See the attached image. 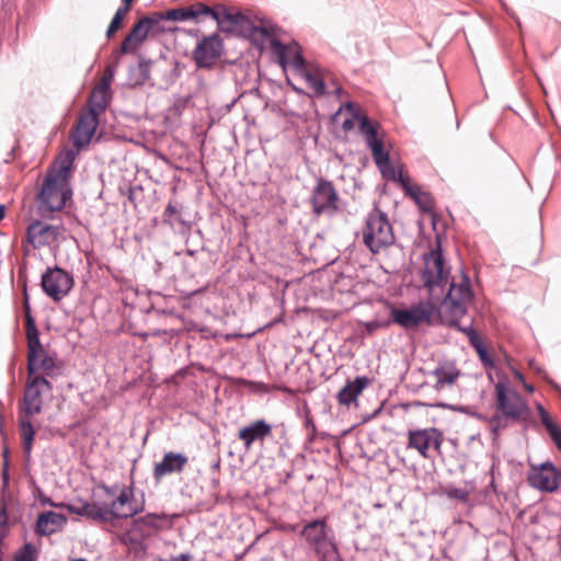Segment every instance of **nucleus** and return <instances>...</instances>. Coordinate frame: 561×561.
<instances>
[{
  "label": "nucleus",
  "mask_w": 561,
  "mask_h": 561,
  "mask_svg": "<svg viewBox=\"0 0 561 561\" xmlns=\"http://www.w3.org/2000/svg\"><path fill=\"white\" fill-rule=\"evenodd\" d=\"M70 152L67 159L61 161L56 174H48L42 185L38 194V209L45 213H53L65 207L67 199L71 197V192L67 190L66 179L72 165Z\"/></svg>",
  "instance_id": "nucleus-3"
},
{
  "label": "nucleus",
  "mask_w": 561,
  "mask_h": 561,
  "mask_svg": "<svg viewBox=\"0 0 561 561\" xmlns=\"http://www.w3.org/2000/svg\"><path fill=\"white\" fill-rule=\"evenodd\" d=\"M445 493L449 499H455L462 502L467 501L469 495L466 490L460 488H448Z\"/></svg>",
  "instance_id": "nucleus-38"
},
{
  "label": "nucleus",
  "mask_w": 561,
  "mask_h": 561,
  "mask_svg": "<svg viewBox=\"0 0 561 561\" xmlns=\"http://www.w3.org/2000/svg\"><path fill=\"white\" fill-rule=\"evenodd\" d=\"M144 511V503H137L131 488H123L119 494L108 505L105 503L107 523L115 519H127Z\"/></svg>",
  "instance_id": "nucleus-10"
},
{
  "label": "nucleus",
  "mask_w": 561,
  "mask_h": 561,
  "mask_svg": "<svg viewBox=\"0 0 561 561\" xmlns=\"http://www.w3.org/2000/svg\"><path fill=\"white\" fill-rule=\"evenodd\" d=\"M129 12V10L126 7H119L117 11L115 12V15L124 20L125 15Z\"/></svg>",
  "instance_id": "nucleus-53"
},
{
  "label": "nucleus",
  "mask_w": 561,
  "mask_h": 561,
  "mask_svg": "<svg viewBox=\"0 0 561 561\" xmlns=\"http://www.w3.org/2000/svg\"><path fill=\"white\" fill-rule=\"evenodd\" d=\"M391 176L394 181L400 183L405 193L411 197H416L415 186H412L409 182V178L404 175L402 170H396L393 165L388 168L387 175Z\"/></svg>",
  "instance_id": "nucleus-31"
},
{
  "label": "nucleus",
  "mask_w": 561,
  "mask_h": 561,
  "mask_svg": "<svg viewBox=\"0 0 561 561\" xmlns=\"http://www.w3.org/2000/svg\"><path fill=\"white\" fill-rule=\"evenodd\" d=\"M4 216H5V206L0 205V221L4 218Z\"/></svg>",
  "instance_id": "nucleus-59"
},
{
  "label": "nucleus",
  "mask_w": 561,
  "mask_h": 561,
  "mask_svg": "<svg viewBox=\"0 0 561 561\" xmlns=\"http://www.w3.org/2000/svg\"><path fill=\"white\" fill-rule=\"evenodd\" d=\"M514 376H515L518 380H520L522 382H524V376H523V374H522L520 371H518V370H514Z\"/></svg>",
  "instance_id": "nucleus-58"
},
{
  "label": "nucleus",
  "mask_w": 561,
  "mask_h": 561,
  "mask_svg": "<svg viewBox=\"0 0 561 561\" xmlns=\"http://www.w3.org/2000/svg\"><path fill=\"white\" fill-rule=\"evenodd\" d=\"M163 20V13H154L152 15H146L141 18L131 28L129 34L136 43H142L148 33Z\"/></svg>",
  "instance_id": "nucleus-26"
},
{
  "label": "nucleus",
  "mask_w": 561,
  "mask_h": 561,
  "mask_svg": "<svg viewBox=\"0 0 561 561\" xmlns=\"http://www.w3.org/2000/svg\"><path fill=\"white\" fill-rule=\"evenodd\" d=\"M7 519H8V516H7L5 505L1 504L0 505V546L2 545V541H3L4 536H5V534L2 531V528L5 527Z\"/></svg>",
  "instance_id": "nucleus-45"
},
{
  "label": "nucleus",
  "mask_w": 561,
  "mask_h": 561,
  "mask_svg": "<svg viewBox=\"0 0 561 561\" xmlns=\"http://www.w3.org/2000/svg\"><path fill=\"white\" fill-rule=\"evenodd\" d=\"M528 476L529 484L540 491L552 493L560 485V472L550 461L541 463L538 468L533 467Z\"/></svg>",
  "instance_id": "nucleus-16"
},
{
  "label": "nucleus",
  "mask_w": 561,
  "mask_h": 561,
  "mask_svg": "<svg viewBox=\"0 0 561 561\" xmlns=\"http://www.w3.org/2000/svg\"><path fill=\"white\" fill-rule=\"evenodd\" d=\"M33 415H24L19 411V431L22 439L23 450L30 455L33 449L34 437L36 434L35 427L32 423Z\"/></svg>",
  "instance_id": "nucleus-27"
},
{
  "label": "nucleus",
  "mask_w": 561,
  "mask_h": 561,
  "mask_svg": "<svg viewBox=\"0 0 561 561\" xmlns=\"http://www.w3.org/2000/svg\"><path fill=\"white\" fill-rule=\"evenodd\" d=\"M113 72H110L108 78L104 77L102 82L98 84L91 92L88 101V111L101 115L105 112L111 101V80Z\"/></svg>",
  "instance_id": "nucleus-20"
},
{
  "label": "nucleus",
  "mask_w": 561,
  "mask_h": 561,
  "mask_svg": "<svg viewBox=\"0 0 561 561\" xmlns=\"http://www.w3.org/2000/svg\"><path fill=\"white\" fill-rule=\"evenodd\" d=\"M416 197H412L422 208L428 209L431 196L428 193L422 192L417 186H415Z\"/></svg>",
  "instance_id": "nucleus-39"
},
{
  "label": "nucleus",
  "mask_w": 561,
  "mask_h": 561,
  "mask_svg": "<svg viewBox=\"0 0 561 561\" xmlns=\"http://www.w3.org/2000/svg\"><path fill=\"white\" fill-rule=\"evenodd\" d=\"M62 230L61 226L35 220L27 227L26 239L33 249H41L57 242Z\"/></svg>",
  "instance_id": "nucleus-15"
},
{
  "label": "nucleus",
  "mask_w": 561,
  "mask_h": 561,
  "mask_svg": "<svg viewBox=\"0 0 561 561\" xmlns=\"http://www.w3.org/2000/svg\"><path fill=\"white\" fill-rule=\"evenodd\" d=\"M354 127V123L352 119L347 118L343 122L342 124V128L347 131V130H351L352 128Z\"/></svg>",
  "instance_id": "nucleus-55"
},
{
  "label": "nucleus",
  "mask_w": 561,
  "mask_h": 561,
  "mask_svg": "<svg viewBox=\"0 0 561 561\" xmlns=\"http://www.w3.org/2000/svg\"><path fill=\"white\" fill-rule=\"evenodd\" d=\"M547 431L551 437V439L557 445L558 449L561 450V431L560 428L553 424L551 427H547Z\"/></svg>",
  "instance_id": "nucleus-43"
},
{
  "label": "nucleus",
  "mask_w": 561,
  "mask_h": 561,
  "mask_svg": "<svg viewBox=\"0 0 561 561\" xmlns=\"http://www.w3.org/2000/svg\"><path fill=\"white\" fill-rule=\"evenodd\" d=\"M537 409H538V412H539V415H540V420L542 422V424L545 425V427H551V425H553V421L551 420L549 413L543 409V407L541 404H538L537 405Z\"/></svg>",
  "instance_id": "nucleus-46"
},
{
  "label": "nucleus",
  "mask_w": 561,
  "mask_h": 561,
  "mask_svg": "<svg viewBox=\"0 0 561 561\" xmlns=\"http://www.w3.org/2000/svg\"><path fill=\"white\" fill-rule=\"evenodd\" d=\"M508 421L511 417H506L504 414H494L489 420V426L494 436L500 435V433L508 426Z\"/></svg>",
  "instance_id": "nucleus-34"
},
{
  "label": "nucleus",
  "mask_w": 561,
  "mask_h": 561,
  "mask_svg": "<svg viewBox=\"0 0 561 561\" xmlns=\"http://www.w3.org/2000/svg\"><path fill=\"white\" fill-rule=\"evenodd\" d=\"M363 242L371 253H378L394 242L392 226L386 213L375 208L367 215L363 228Z\"/></svg>",
  "instance_id": "nucleus-4"
},
{
  "label": "nucleus",
  "mask_w": 561,
  "mask_h": 561,
  "mask_svg": "<svg viewBox=\"0 0 561 561\" xmlns=\"http://www.w3.org/2000/svg\"><path fill=\"white\" fill-rule=\"evenodd\" d=\"M163 517H164V515H159V514L152 513V514H147L146 516L140 517L139 519L136 520V523H142L150 527H156L157 520L162 519Z\"/></svg>",
  "instance_id": "nucleus-40"
},
{
  "label": "nucleus",
  "mask_w": 561,
  "mask_h": 561,
  "mask_svg": "<svg viewBox=\"0 0 561 561\" xmlns=\"http://www.w3.org/2000/svg\"><path fill=\"white\" fill-rule=\"evenodd\" d=\"M133 42H135V39L131 37L130 34H128L122 42V45L118 50L119 54H129L135 51L136 47H133Z\"/></svg>",
  "instance_id": "nucleus-42"
},
{
  "label": "nucleus",
  "mask_w": 561,
  "mask_h": 561,
  "mask_svg": "<svg viewBox=\"0 0 561 561\" xmlns=\"http://www.w3.org/2000/svg\"><path fill=\"white\" fill-rule=\"evenodd\" d=\"M53 390L51 382L45 376H27L22 402L21 414L36 415L43 411V397Z\"/></svg>",
  "instance_id": "nucleus-6"
},
{
  "label": "nucleus",
  "mask_w": 561,
  "mask_h": 561,
  "mask_svg": "<svg viewBox=\"0 0 561 561\" xmlns=\"http://www.w3.org/2000/svg\"><path fill=\"white\" fill-rule=\"evenodd\" d=\"M432 375L436 377V383L434 388L436 390H443L457 381L460 376V370L454 363L444 362L436 366V368L432 371Z\"/></svg>",
  "instance_id": "nucleus-25"
},
{
  "label": "nucleus",
  "mask_w": 561,
  "mask_h": 561,
  "mask_svg": "<svg viewBox=\"0 0 561 561\" xmlns=\"http://www.w3.org/2000/svg\"><path fill=\"white\" fill-rule=\"evenodd\" d=\"M164 19L180 22L193 20L195 19L194 7L171 9L163 14V20Z\"/></svg>",
  "instance_id": "nucleus-33"
},
{
  "label": "nucleus",
  "mask_w": 561,
  "mask_h": 561,
  "mask_svg": "<svg viewBox=\"0 0 561 561\" xmlns=\"http://www.w3.org/2000/svg\"><path fill=\"white\" fill-rule=\"evenodd\" d=\"M99 117L100 115L89 111L82 113L79 116L75 133L72 135L73 145L78 149L83 148L91 141V138L94 135L96 127L99 125Z\"/></svg>",
  "instance_id": "nucleus-17"
},
{
  "label": "nucleus",
  "mask_w": 561,
  "mask_h": 561,
  "mask_svg": "<svg viewBox=\"0 0 561 561\" xmlns=\"http://www.w3.org/2000/svg\"><path fill=\"white\" fill-rule=\"evenodd\" d=\"M330 528L325 519H314L307 523L300 531L308 545L321 561H337L340 559L334 539L329 535Z\"/></svg>",
  "instance_id": "nucleus-5"
},
{
  "label": "nucleus",
  "mask_w": 561,
  "mask_h": 561,
  "mask_svg": "<svg viewBox=\"0 0 561 561\" xmlns=\"http://www.w3.org/2000/svg\"><path fill=\"white\" fill-rule=\"evenodd\" d=\"M260 32H261V33H263V34H265V30H264V28H262V27L260 28Z\"/></svg>",
  "instance_id": "nucleus-63"
},
{
  "label": "nucleus",
  "mask_w": 561,
  "mask_h": 561,
  "mask_svg": "<svg viewBox=\"0 0 561 561\" xmlns=\"http://www.w3.org/2000/svg\"><path fill=\"white\" fill-rule=\"evenodd\" d=\"M39 551L32 542H25L13 554V561H37Z\"/></svg>",
  "instance_id": "nucleus-32"
},
{
  "label": "nucleus",
  "mask_w": 561,
  "mask_h": 561,
  "mask_svg": "<svg viewBox=\"0 0 561 561\" xmlns=\"http://www.w3.org/2000/svg\"><path fill=\"white\" fill-rule=\"evenodd\" d=\"M304 424H305L306 430L308 431V437H307L308 442L311 443L316 439L317 426L312 420L310 410L307 407V404L305 405V409H304Z\"/></svg>",
  "instance_id": "nucleus-35"
},
{
  "label": "nucleus",
  "mask_w": 561,
  "mask_h": 561,
  "mask_svg": "<svg viewBox=\"0 0 561 561\" xmlns=\"http://www.w3.org/2000/svg\"><path fill=\"white\" fill-rule=\"evenodd\" d=\"M192 559L191 554L188 553H181L179 556L172 557L169 560L160 559L159 561H190Z\"/></svg>",
  "instance_id": "nucleus-51"
},
{
  "label": "nucleus",
  "mask_w": 561,
  "mask_h": 561,
  "mask_svg": "<svg viewBox=\"0 0 561 561\" xmlns=\"http://www.w3.org/2000/svg\"><path fill=\"white\" fill-rule=\"evenodd\" d=\"M195 12V19L199 15H210L215 21L217 20V4L209 7L205 3L198 2L193 5Z\"/></svg>",
  "instance_id": "nucleus-37"
},
{
  "label": "nucleus",
  "mask_w": 561,
  "mask_h": 561,
  "mask_svg": "<svg viewBox=\"0 0 561 561\" xmlns=\"http://www.w3.org/2000/svg\"><path fill=\"white\" fill-rule=\"evenodd\" d=\"M371 150V156L377 164V167L380 169L383 175H387L388 168L391 167L389 153L383 148L382 140L379 142H374L368 146Z\"/></svg>",
  "instance_id": "nucleus-29"
},
{
  "label": "nucleus",
  "mask_w": 561,
  "mask_h": 561,
  "mask_svg": "<svg viewBox=\"0 0 561 561\" xmlns=\"http://www.w3.org/2000/svg\"><path fill=\"white\" fill-rule=\"evenodd\" d=\"M423 280L432 298L439 299V294H436V290L439 289L443 293L445 288H448L443 305L448 308L455 319L453 324H456L457 319L467 312V304L471 301L473 293L470 278L465 273H462L459 284L449 282V268L445 266L439 244L424 254Z\"/></svg>",
  "instance_id": "nucleus-1"
},
{
  "label": "nucleus",
  "mask_w": 561,
  "mask_h": 561,
  "mask_svg": "<svg viewBox=\"0 0 561 561\" xmlns=\"http://www.w3.org/2000/svg\"><path fill=\"white\" fill-rule=\"evenodd\" d=\"M458 329L461 332H463L468 336L469 340H470V336H473L472 332H477L471 325L465 327V328L458 327Z\"/></svg>",
  "instance_id": "nucleus-54"
},
{
  "label": "nucleus",
  "mask_w": 561,
  "mask_h": 561,
  "mask_svg": "<svg viewBox=\"0 0 561 561\" xmlns=\"http://www.w3.org/2000/svg\"><path fill=\"white\" fill-rule=\"evenodd\" d=\"M44 293L55 301L61 300L73 286L72 277L60 267L47 268L41 280Z\"/></svg>",
  "instance_id": "nucleus-11"
},
{
  "label": "nucleus",
  "mask_w": 561,
  "mask_h": 561,
  "mask_svg": "<svg viewBox=\"0 0 561 561\" xmlns=\"http://www.w3.org/2000/svg\"><path fill=\"white\" fill-rule=\"evenodd\" d=\"M195 12V19L199 15H210L215 21L217 20V4L209 7L205 3L198 2L193 5Z\"/></svg>",
  "instance_id": "nucleus-36"
},
{
  "label": "nucleus",
  "mask_w": 561,
  "mask_h": 561,
  "mask_svg": "<svg viewBox=\"0 0 561 561\" xmlns=\"http://www.w3.org/2000/svg\"><path fill=\"white\" fill-rule=\"evenodd\" d=\"M272 426L264 420H256L242 427L238 433V438L243 443L245 449H250L254 442H263L271 436Z\"/></svg>",
  "instance_id": "nucleus-21"
},
{
  "label": "nucleus",
  "mask_w": 561,
  "mask_h": 561,
  "mask_svg": "<svg viewBox=\"0 0 561 561\" xmlns=\"http://www.w3.org/2000/svg\"><path fill=\"white\" fill-rule=\"evenodd\" d=\"M139 72L142 77V81H146L149 79L150 76V61L148 60H140L139 62Z\"/></svg>",
  "instance_id": "nucleus-47"
},
{
  "label": "nucleus",
  "mask_w": 561,
  "mask_h": 561,
  "mask_svg": "<svg viewBox=\"0 0 561 561\" xmlns=\"http://www.w3.org/2000/svg\"><path fill=\"white\" fill-rule=\"evenodd\" d=\"M195 253H196V251H195V250H187V251H186V254H187V255H190V256H194V255H195Z\"/></svg>",
  "instance_id": "nucleus-61"
},
{
  "label": "nucleus",
  "mask_w": 561,
  "mask_h": 561,
  "mask_svg": "<svg viewBox=\"0 0 561 561\" xmlns=\"http://www.w3.org/2000/svg\"><path fill=\"white\" fill-rule=\"evenodd\" d=\"M496 409L513 422L526 420L529 415V408L520 394L510 389L504 382L495 385Z\"/></svg>",
  "instance_id": "nucleus-7"
},
{
  "label": "nucleus",
  "mask_w": 561,
  "mask_h": 561,
  "mask_svg": "<svg viewBox=\"0 0 561 561\" xmlns=\"http://www.w3.org/2000/svg\"><path fill=\"white\" fill-rule=\"evenodd\" d=\"M473 336H470V345L476 350L479 358L485 367H492L494 365L484 343L477 332H472Z\"/></svg>",
  "instance_id": "nucleus-30"
},
{
  "label": "nucleus",
  "mask_w": 561,
  "mask_h": 561,
  "mask_svg": "<svg viewBox=\"0 0 561 561\" xmlns=\"http://www.w3.org/2000/svg\"><path fill=\"white\" fill-rule=\"evenodd\" d=\"M67 524V517L64 514L53 511L41 513L36 519L35 533L38 536L46 537L61 530Z\"/></svg>",
  "instance_id": "nucleus-22"
},
{
  "label": "nucleus",
  "mask_w": 561,
  "mask_h": 561,
  "mask_svg": "<svg viewBox=\"0 0 561 561\" xmlns=\"http://www.w3.org/2000/svg\"><path fill=\"white\" fill-rule=\"evenodd\" d=\"M524 387L525 389L528 391V392H533L534 391V387L531 385H528V383H525L524 382Z\"/></svg>",
  "instance_id": "nucleus-60"
},
{
  "label": "nucleus",
  "mask_w": 561,
  "mask_h": 561,
  "mask_svg": "<svg viewBox=\"0 0 561 561\" xmlns=\"http://www.w3.org/2000/svg\"><path fill=\"white\" fill-rule=\"evenodd\" d=\"M346 107L348 110H354L356 107V105L354 103H347Z\"/></svg>",
  "instance_id": "nucleus-62"
},
{
  "label": "nucleus",
  "mask_w": 561,
  "mask_h": 561,
  "mask_svg": "<svg viewBox=\"0 0 561 561\" xmlns=\"http://www.w3.org/2000/svg\"><path fill=\"white\" fill-rule=\"evenodd\" d=\"M217 24L222 32H231L234 27H244L250 23L249 18L234 8H228L222 3H217Z\"/></svg>",
  "instance_id": "nucleus-19"
},
{
  "label": "nucleus",
  "mask_w": 561,
  "mask_h": 561,
  "mask_svg": "<svg viewBox=\"0 0 561 561\" xmlns=\"http://www.w3.org/2000/svg\"><path fill=\"white\" fill-rule=\"evenodd\" d=\"M123 21L124 20H122L121 18H118L114 14V16L107 27V31H106L107 38H111L121 28Z\"/></svg>",
  "instance_id": "nucleus-41"
},
{
  "label": "nucleus",
  "mask_w": 561,
  "mask_h": 561,
  "mask_svg": "<svg viewBox=\"0 0 561 561\" xmlns=\"http://www.w3.org/2000/svg\"><path fill=\"white\" fill-rule=\"evenodd\" d=\"M25 329L27 339V376H45L56 378L61 374V363L56 354L44 350L34 318L27 310L25 313Z\"/></svg>",
  "instance_id": "nucleus-2"
},
{
  "label": "nucleus",
  "mask_w": 561,
  "mask_h": 561,
  "mask_svg": "<svg viewBox=\"0 0 561 561\" xmlns=\"http://www.w3.org/2000/svg\"><path fill=\"white\" fill-rule=\"evenodd\" d=\"M224 45L218 34L203 37L193 50V59L199 69H211L222 54Z\"/></svg>",
  "instance_id": "nucleus-12"
},
{
  "label": "nucleus",
  "mask_w": 561,
  "mask_h": 561,
  "mask_svg": "<svg viewBox=\"0 0 561 561\" xmlns=\"http://www.w3.org/2000/svg\"><path fill=\"white\" fill-rule=\"evenodd\" d=\"M65 507L71 514L85 517L95 523H107L105 514V503L100 502H84L81 505L67 504Z\"/></svg>",
  "instance_id": "nucleus-24"
},
{
  "label": "nucleus",
  "mask_w": 561,
  "mask_h": 561,
  "mask_svg": "<svg viewBox=\"0 0 561 561\" xmlns=\"http://www.w3.org/2000/svg\"><path fill=\"white\" fill-rule=\"evenodd\" d=\"M547 431L551 437V439L557 445L558 449L561 450V431L560 428L553 424L551 427H547Z\"/></svg>",
  "instance_id": "nucleus-44"
},
{
  "label": "nucleus",
  "mask_w": 561,
  "mask_h": 561,
  "mask_svg": "<svg viewBox=\"0 0 561 561\" xmlns=\"http://www.w3.org/2000/svg\"><path fill=\"white\" fill-rule=\"evenodd\" d=\"M389 325V322H380V321H377V320H373V321H368L366 323V330L368 333H373L375 332L376 330L382 328V327H388Z\"/></svg>",
  "instance_id": "nucleus-48"
},
{
  "label": "nucleus",
  "mask_w": 561,
  "mask_h": 561,
  "mask_svg": "<svg viewBox=\"0 0 561 561\" xmlns=\"http://www.w3.org/2000/svg\"><path fill=\"white\" fill-rule=\"evenodd\" d=\"M436 307L431 301H421L407 309L392 308V321L405 330L414 329L422 323H431Z\"/></svg>",
  "instance_id": "nucleus-9"
},
{
  "label": "nucleus",
  "mask_w": 561,
  "mask_h": 561,
  "mask_svg": "<svg viewBox=\"0 0 561 561\" xmlns=\"http://www.w3.org/2000/svg\"><path fill=\"white\" fill-rule=\"evenodd\" d=\"M42 504L43 505H49V506H54V507H65V503H55L51 499H48V497H45L42 500Z\"/></svg>",
  "instance_id": "nucleus-52"
},
{
  "label": "nucleus",
  "mask_w": 561,
  "mask_h": 561,
  "mask_svg": "<svg viewBox=\"0 0 561 561\" xmlns=\"http://www.w3.org/2000/svg\"><path fill=\"white\" fill-rule=\"evenodd\" d=\"M188 462V458L181 453H165L162 460L153 468V479L159 482L164 476L181 473Z\"/></svg>",
  "instance_id": "nucleus-18"
},
{
  "label": "nucleus",
  "mask_w": 561,
  "mask_h": 561,
  "mask_svg": "<svg viewBox=\"0 0 561 561\" xmlns=\"http://www.w3.org/2000/svg\"><path fill=\"white\" fill-rule=\"evenodd\" d=\"M355 117L359 119V131L365 137L367 146L381 141L378 137V123H374L367 116H362L359 114H356Z\"/></svg>",
  "instance_id": "nucleus-28"
},
{
  "label": "nucleus",
  "mask_w": 561,
  "mask_h": 561,
  "mask_svg": "<svg viewBox=\"0 0 561 561\" xmlns=\"http://www.w3.org/2000/svg\"><path fill=\"white\" fill-rule=\"evenodd\" d=\"M369 385V379L366 376L356 377L353 381H347L346 385L337 392L336 400L341 405L350 407L351 404L357 405V398L363 390Z\"/></svg>",
  "instance_id": "nucleus-23"
},
{
  "label": "nucleus",
  "mask_w": 561,
  "mask_h": 561,
  "mask_svg": "<svg viewBox=\"0 0 561 561\" xmlns=\"http://www.w3.org/2000/svg\"><path fill=\"white\" fill-rule=\"evenodd\" d=\"M337 193L332 182L320 179L313 190L311 203L317 215H332L337 210Z\"/></svg>",
  "instance_id": "nucleus-14"
},
{
  "label": "nucleus",
  "mask_w": 561,
  "mask_h": 561,
  "mask_svg": "<svg viewBox=\"0 0 561 561\" xmlns=\"http://www.w3.org/2000/svg\"><path fill=\"white\" fill-rule=\"evenodd\" d=\"M178 213L179 209L173 204L169 203L163 213L164 221H167L169 218H171L173 215Z\"/></svg>",
  "instance_id": "nucleus-50"
},
{
  "label": "nucleus",
  "mask_w": 561,
  "mask_h": 561,
  "mask_svg": "<svg viewBox=\"0 0 561 561\" xmlns=\"http://www.w3.org/2000/svg\"><path fill=\"white\" fill-rule=\"evenodd\" d=\"M273 46L278 48V59L280 65H290L304 75L308 87L312 89L316 95H323L325 92V83L321 78L313 76L306 69V61L302 54L299 51L298 46H284L278 41L273 43Z\"/></svg>",
  "instance_id": "nucleus-8"
},
{
  "label": "nucleus",
  "mask_w": 561,
  "mask_h": 561,
  "mask_svg": "<svg viewBox=\"0 0 561 561\" xmlns=\"http://www.w3.org/2000/svg\"><path fill=\"white\" fill-rule=\"evenodd\" d=\"M104 490L111 496H114L116 494L115 488H113V486H104Z\"/></svg>",
  "instance_id": "nucleus-56"
},
{
  "label": "nucleus",
  "mask_w": 561,
  "mask_h": 561,
  "mask_svg": "<svg viewBox=\"0 0 561 561\" xmlns=\"http://www.w3.org/2000/svg\"><path fill=\"white\" fill-rule=\"evenodd\" d=\"M133 0H122V7H126L128 10H130Z\"/></svg>",
  "instance_id": "nucleus-57"
},
{
  "label": "nucleus",
  "mask_w": 561,
  "mask_h": 561,
  "mask_svg": "<svg viewBox=\"0 0 561 561\" xmlns=\"http://www.w3.org/2000/svg\"><path fill=\"white\" fill-rule=\"evenodd\" d=\"M8 455H9V450L5 448L4 451H3L4 463H3V470H2V478H3V482L5 484L9 482V471H8L9 460H8Z\"/></svg>",
  "instance_id": "nucleus-49"
},
{
  "label": "nucleus",
  "mask_w": 561,
  "mask_h": 561,
  "mask_svg": "<svg viewBox=\"0 0 561 561\" xmlns=\"http://www.w3.org/2000/svg\"><path fill=\"white\" fill-rule=\"evenodd\" d=\"M443 434L435 427L412 430L408 433V447L415 449L424 458H430V449L440 453Z\"/></svg>",
  "instance_id": "nucleus-13"
}]
</instances>
